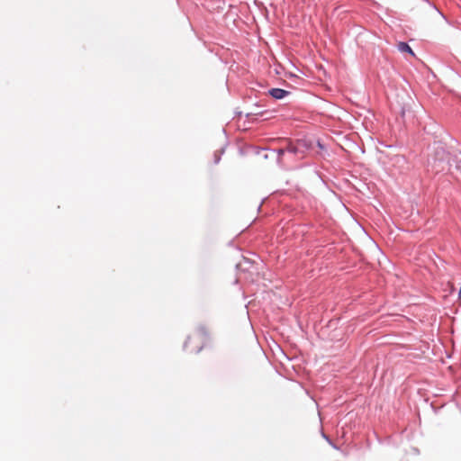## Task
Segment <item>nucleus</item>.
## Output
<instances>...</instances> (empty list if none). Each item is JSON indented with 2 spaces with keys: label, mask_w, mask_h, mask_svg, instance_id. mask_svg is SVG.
I'll use <instances>...</instances> for the list:
<instances>
[{
  "label": "nucleus",
  "mask_w": 461,
  "mask_h": 461,
  "mask_svg": "<svg viewBox=\"0 0 461 461\" xmlns=\"http://www.w3.org/2000/svg\"><path fill=\"white\" fill-rule=\"evenodd\" d=\"M311 148L305 140H297L295 141L288 140L285 143V153L283 168L289 169L294 164L303 159Z\"/></svg>",
  "instance_id": "nucleus-1"
},
{
  "label": "nucleus",
  "mask_w": 461,
  "mask_h": 461,
  "mask_svg": "<svg viewBox=\"0 0 461 461\" xmlns=\"http://www.w3.org/2000/svg\"><path fill=\"white\" fill-rule=\"evenodd\" d=\"M268 94L276 100H281L290 95L289 91L282 88H271L268 90Z\"/></svg>",
  "instance_id": "nucleus-2"
},
{
  "label": "nucleus",
  "mask_w": 461,
  "mask_h": 461,
  "mask_svg": "<svg viewBox=\"0 0 461 461\" xmlns=\"http://www.w3.org/2000/svg\"><path fill=\"white\" fill-rule=\"evenodd\" d=\"M271 151L276 154V163L278 164V166L280 167L283 168L284 161H285L284 157H285V145L281 148L273 149H271Z\"/></svg>",
  "instance_id": "nucleus-3"
},
{
  "label": "nucleus",
  "mask_w": 461,
  "mask_h": 461,
  "mask_svg": "<svg viewBox=\"0 0 461 461\" xmlns=\"http://www.w3.org/2000/svg\"><path fill=\"white\" fill-rule=\"evenodd\" d=\"M398 50L402 52H407L411 54V56H414V52L412 49L410 47V45L407 42L401 41L398 44Z\"/></svg>",
  "instance_id": "nucleus-4"
},
{
  "label": "nucleus",
  "mask_w": 461,
  "mask_h": 461,
  "mask_svg": "<svg viewBox=\"0 0 461 461\" xmlns=\"http://www.w3.org/2000/svg\"><path fill=\"white\" fill-rule=\"evenodd\" d=\"M456 168L461 173V151L455 155Z\"/></svg>",
  "instance_id": "nucleus-5"
},
{
  "label": "nucleus",
  "mask_w": 461,
  "mask_h": 461,
  "mask_svg": "<svg viewBox=\"0 0 461 461\" xmlns=\"http://www.w3.org/2000/svg\"><path fill=\"white\" fill-rule=\"evenodd\" d=\"M223 152H224V149H222L221 150V152H220V153H217V152H216V153L214 154V164H218V163L220 162V160H221V154H222Z\"/></svg>",
  "instance_id": "nucleus-6"
},
{
  "label": "nucleus",
  "mask_w": 461,
  "mask_h": 461,
  "mask_svg": "<svg viewBox=\"0 0 461 461\" xmlns=\"http://www.w3.org/2000/svg\"><path fill=\"white\" fill-rule=\"evenodd\" d=\"M198 332H199V334H200L202 337H203V338H206V337H207V332H206V330H205V329H204L203 327H200V328L198 329Z\"/></svg>",
  "instance_id": "nucleus-7"
},
{
  "label": "nucleus",
  "mask_w": 461,
  "mask_h": 461,
  "mask_svg": "<svg viewBox=\"0 0 461 461\" xmlns=\"http://www.w3.org/2000/svg\"><path fill=\"white\" fill-rule=\"evenodd\" d=\"M423 2L427 3L428 5H429L433 9H435L439 14L442 15V13L437 8V6L430 3L429 0H422Z\"/></svg>",
  "instance_id": "nucleus-8"
},
{
  "label": "nucleus",
  "mask_w": 461,
  "mask_h": 461,
  "mask_svg": "<svg viewBox=\"0 0 461 461\" xmlns=\"http://www.w3.org/2000/svg\"><path fill=\"white\" fill-rule=\"evenodd\" d=\"M189 340H190V338L188 337V338L185 339V343H184V348H185V349L186 348V347H187V344H188Z\"/></svg>",
  "instance_id": "nucleus-9"
},
{
  "label": "nucleus",
  "mask_w": 461,
  "mask_h": 461,
  "mask_svg": "<svg viewBox=\"0 0 461 461\" xmlns=\"http://www.w3.org/2000/svg\"><path fill=\"white\" fill-rule=\"evenodd\" d=\"M203 348V346L199 347L196 350H195V353H199Z\"/></svg>",
  "instance_id": "nucleus-10"
},
{
  "label": "nucleus",
  "mask_w": 461,
  "mask_h": 461,
  "mask_svg": "<svg viewBox=\"0 0 461 461\" xmlns=\"http://www.w3.org/2000/svg\"><path fill=\"white\" fill-rule=\"evenodd\" d=\"M323 438H326L328 441H330L329 438L325 434H323Z\"/></svg>",
  "instance_id": "nucleus-11"
},
{
  "label": "nucleus",
  "mask_w": 461,
  "mask_h": 461,
  "mask_svg": "<svg viewBox=\"0 0 461 461\" xmlns=\"http://www.w3.org/2000/svg\"><path fill=\"white\" fill-rule=\"evenodd\" d=\"M318 145L320 148H322V145L320 143V141L318 142Z\"/></svg>",
  "instance_id": "nucleus-12"
}]
</instances>
